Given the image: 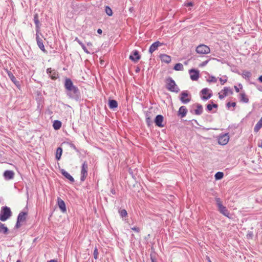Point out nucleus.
<instances>
[{
	"mask_svg": "<svg viewBox=\"0 0 262 262\" xmlns=\"http://www.w3.org/2000/svg\"><path fill=\"white\" fill-rule=\"evenodd\" d=\"M209 60H206L203 62H202L200 64V67H204V66H205L207 63L208 62H209Z\"/></svg>",
	"mask_w": 262,
	"mask_h": 262,
	"instance_id": "obj_48",
	"label": "nucleus"
},
{
	"mask_svg": "<svg viewBox=\"0 0 262 262\" xmlns=\"http://www.w3.org/2000/svg\"><path fill=\"white\" fill-rule=\"evenodd\" d=\"M181 116V118H183V117H185V116L182 115Z\"/></svg>",
	"mask_w": 262,
	"mask_h": 262,
	"instance_id": "obj_64",
	"label": "nucleus"
},
{
	"mask_svg": "<svg viewBox=\"0 0 262 262\" xmlns=\"http://www.w3.org/2000/svg\"><path fill=\"white\" fill-rule=\"evenodd\" d=\"M226 96L224 93H221V92L219 93V98L220 99H223Z\"/></svg>",
	"mask_w": 262,
	"mask_h": 262,
	"instance_id": "obj_49",
	"label": "nucleus"
},
{
	"mask_svg": "<svg viewBox=\"0 0 262 262\" xmlns=\"http://www.w3.org/2000/svg\"><path fill=\"white\" fill-rule=\"evenodd\" d=\"M105 11L107 15L111 16L113 14L112 9L108 6L105 7Z\"/></svg>",
	"mask_w": 262,
	"mask_h": 262,
	"instance_id": "obj_38",
	"label": "nucleus"
},
{
	"mask_svg": "<svg viewBox=\"0 0 262 262\" xmlns=\"http://www.w3.org/2000/svg\"><path fill=\"white\" fill-rule=\"evenodd\" d=\"M47 73L52 80H55L59 78L58 73L55 69H52L51 68H48L47 69Z\"/></svg>",
	"mask_w": 262,
	"mask_h": 262,
	"instance_id": "obj_9",
	"label": "nucleus"
},
{
	"mask_svg": "<svg viewBox=\"0 0 262 262\" xmlns=\"http://www.w3.org/2000/svg\"><path fill=\"white\" fill-rule=\"evenodd\" d=\"M218 210L219 212L223 215H225V216L229 219L231 218V217L230 216V212L225 206L222 205L218 208Z\"/></svg>",
	"mask_w": 262,
	"mask_h": 262,
	"instance_id": "obj_20",
	"label": "nucleus"
},
{
	"mask_svg": "<svg viewBox=\"0 0 262 262\" xmlns=\"http://www.w3.org/2000/svg\"><path fill=\"white\" fill-rule=\"evenodd\" d=\"M239 86H241V88H242V84H239Z\"/></svg>",
	"mask_w": 262,
	"mask_h": 262,
	"instance_id": "obj_62",
	"label": "nucleus"
},
{
	"mask_svg": "<svg viewBox=\"0 0 262 262\" xmlns=\"http://www.w3.org/2000/svg\"><path fill=\"white\" fill-rule=\"evenodd\" d=\"M163 45H164L163 43H161L159 41H157L154 42L153 43H152V45L149 47V52L150 53H152L154 51H155L156 50H157L158 49V48L159 47Z\"/></svg>",
	"mask_w": 262,
	"mask_h": 262,
	"instance_id": "obj_17",
	"label": "nucleus"
},
{
	"mask_svg": "<svg viewBox=\"0 0 262 262\" xmlns=\"http://www.w3.org/2000/svg\"><path fill=\"white\" fill-rule=\"evenodd\" d=\"M217 140L219 144L225 145L229 141V135L228 133L221 134L219 136Z\"/></svg>",
	"mask_w": 262,
	"mask_h": 262,
	"instance_id": "obj_7",
	"label": "nucleus"
},
{
	"mask_svg": "<svg viewBox=\"0 0 262 262\" xmlns=\"http://www.w3.org/2000/svg\"><path fill=\"white\" fill-rule=\"evenodd\" d=\"M33 20L35 25L36 33H40V22L38 19V15L36 13L33 16Z\"/></svg>",
	"mask_w": 262,
	"mask_h": 262,
	"instance_id": "obj_19",
	"label": "nucleus"
},
{
	"mask_svg": "<svg viewBox=\"0 0 262 262\" xmlns=\"http://www.w3.org/2000/svg\"><path fill=\"white\" fill-rule=\"evenodd\" d=\"M74 85L72 81L70 78H66L64 82V87L66 90H69V89H71L73 86H74Z\"/></svg>",
	"mask_w": 262,
	"mask_h": 262,
	"instance_id": "obj_25",
	"label": "nucleus"
},
{
	"mask_svg": "<svg viewBox=\"0 0 262 262\" xmlns=\"http://www.w3.org/2000/svg\"><path fill=\"white\" fill-rule=\"evenodd\" d=\"M187 6H193L192 2H189V3H188L187 4Z\"/></svg>",
	"mask_w": 262,
	"mask_h": 262,
	"instance_id": "obj_53",
	"label": "nucleus"
},
{
	"mask_svg": "<svg viewBox=\"0 0 262 262\" xmlns=\"http://www.w3.org/2000/svg\"><path fill=\"white\" fill-rule=\"evenodd\" d=\"M88 174V165L86 161H84L81 165L80 171V181L84 182Z\"/></svg>",
	"mask_w": 262,
	"mask_h": 262,
	"instance_id": "obj_5",
	"label": "nucleus"
},
{
	"mask_svg": "<svg viewBox=\"0 0 262 262\" xmlns=\"http://www.w3.org/2000/svg\"><path fill=\"white\" fill-rule=\"evenodd\" d=\"M262 127V117L256 124L254 128V131L255 132H258L259 130Z\"/></svg>",
	"mask_w": 262,
	"mask_h": 262,
	"instance_id": "obj_28",
	"label": "nucleus"
},
{
	"mask_svg": "<svg viewBox=\"0 0 262 262\" xmlns=\"http://www.w3.org/2000/svg\"><path fill=\"white\" fill-rule=\"evenodd\" d=\"M151 262H156L155 259L152 256H151Z\"/></svg>",
	"mask_w": 262,
	"mask_h": 262,
	"instance_id": "obj_58",
	"label": "nucleus"
},
{
	"mask_svg": "<svg viewBox=\"0 0 262 262\" xmlns=\"http://www.w3.org/2000/svg\"><path fill=\"white\" fill-rule=\"evenodd\" d=\"M258 146L262 148V139L260 142V143L258 144Z\"/></svg>",
	"mask_w": 262,
	"mask_h": 262,
	"instance_id": "obj_59",
	"label": "nucleus"
},
{
	"mask_svg": "<svg viewBox=\"0 0 262 262\" xmlns=\"http://www.w3.org/2000/svg\"><path fill=\"white\" fill-rule=\"evenodd\" d=\"M146 123H147L148 126H150L151 125V124H152V123L150 117H147L146 119Z\"/></svg>",
	"mask_w": 262,
	"mask_h": 262,
	"instance_id": "obj_45",
	"label": "nucleus"
},
{
	"mask_svg": "<svg viewBox=\"0 0 262 262\" xmlns=\"http://www.w3.org/2000/svg\"><path fill=\"white\" fill-rule=\"evenodd\" d=\"M87 45H88V46H92V43H91V42H88V43H87Z\"/></svg>",
	"mask_w": 262,
	"mask_h": 262,
	"instance_id": "obj_60",
	"label": "nucleus"
},
{
	"mask_svg": "<svg viewBox=\"0 0 262 262\" xmlns=\"http://www.w3.org/2000/svg\"><path fill=\"white\" fill-rule=\"evenodd\" d=\"M40 33H36V39L37 44L39 48L44 53H47V51L45 48L42 40L39 37V34Z\"/></svg>",
	"mask_w": 262,
	"mask_h": 262,
	"instance_id": "obj_12",
	"label": "nucleus"
},
{
	"mask_svg": "<svg viewBox=\"0 0 262 262\" xmlns=\"http://www.w3.org/2000/svg\"><path fill=\"white\" fill-rule=\"evenodd\" d=\"M98 251L97 248L96 247L94 249V252H93V255L95 259H97L98 258Z\"/></svg>",
	"mask_w": 262,
	"mask_h": 262,
	"instance_id": "obj_41",
	"label": "nucleus"
},
{
	"mask_svg": "<svg viewBox=\"0 0 262 262\" xmlns=\"http://www.w3.org/2000/svg\"><path fill=\"white\" fill-rule=\"evenodd\" d=\"M111 192L113 194H115L116 193V191H115V189L114 188H112L111 190Z\"/></svg>",
	"mask_w": 262,
	"mask_h": 262,
	"instance_id": "obj_51",
	"label": "nucleus"
},
{
	"mask_svg": "<svg viewBox=\"0 0 262 262\" xmlns=\"http://www.w3.org/2000/svg\"><path fill=\"white\" fill-rule=\"evenodd\" d=\"M3 176L6 180H12L14 178V172L12 170H7L4 171Z\"/></svg>",
	"mask_w": 262,
	"mask_h": 262,
	"instance_id": "obj_18",
	"label": "nucleus"
},
{
	"mask_svg": "<svg viewBox=\"0 0 262 262\" xmlns=\"http://www.w3.org/2000/svg\"><path fill=\"white\" fill-rule=\"evenodd\" d=\"M203 108L201 104L195 103L191 105L190 108V113L195 114V115H200L203 113Z\"/></svg>",
	"mask_w": 262,
	"mask_h": 262,
	"instance_id": "obj_6",
	"label": "nucleus"
},
{
	"mask_svg": "<svg viewBox=\"0 0 262 262\" xmlns=\"http://www.w3.org/2000/svg\"><path fill=\"white\" fill-rule=\"evenodd\" d=\"M48 262H58L57 260L56 259H51L49 261H48Z\"/></svg>",
	"mask_w": 262,
	"mask_h": 262,
	"instance_id": "obj_57",
	"label": "nucleus"
},
{
	"mask_svg": "<svg viewBox=\"0 0 262 262\" xmlns=\"http://www.w3.org/2000/svg\"><path fill=\"white\" fill-rule=\"evenodd\" d=\"M234 89L235 90L236 92H237V93L239 92V90L236 86H234Z\"/></svg>",
	"mask_w": 262,
	"mask_h": 262,
	"instance_id": "obj_55",
	"label": "nucleus"
},
{
	"mask_svg": "<svg viewBox=\"0 0 262 262\" xmlns=\"http://www.w3.org/2000/svg\"><path fill=\"white\" fill-rule=\"evenodd\" d=\"M207 81L209 82H216L217 81V79L215 77L213 76H209V79L207 80Z\"/></svg>",
	"mask_w": 262,
	"mask_h": 262,
	"instance_id": "obj_42",
	"label": "nucleus"
},
{
	"mask_svg": "<svg viewBox=\"0 0 262 262\" xmlns=\"http://www.w3.org/2000/svg\"><path fill=\"white\" fill-rule=\"evenodd\" d=\"M209 91H210V90L208 88H204L201 90L200 93L202 95L201 96V98L202 100H207L211 97L212 94L208 93V92Z\"/></svg>",
	"mask_w": 262,
	"mask_h": 262,
	"instance_id": "obj_10",
	"label": "nucleus"
},
{
	"mask_svg": "<svg viewBox=\"0 0 262 262\" xmlns=\"http://www.w3.org/2000/svg\"><path fill=\"white\" fill-rule=\"evenodd\" d=\"M196 52L201 54H208L210 52V49L206 45H200L196 47Z\"/></svg>",
	"mask_w": 262,
	"mask_h": 262,
	"instance_id": "obj_8",
	"label": "nucleus"
},
{
	"mask_svg": "<svg viewBox=\"0 0 262 262\" xmlns=\"http://www.w3.org/2000/svg\"><path fill=\"white\" fill-rule=\"evenodd\" d=\"M57 202L59 208H60L61 211L62 212H66L67 211V209L64 202L59 198H58Z\"/></svg>",
	"mask_w": 262,
	"mask_h": 262,
	"instance_id": "obj_21",
	"label": "nucleus"
},
{
	"mask_svg": "<svg viewBox=\"0 0 262 262\" xmlns=\"http://www.w3.org/2000/svg\"><path fill=\"white\" fill-rule=\"evenodd\" d=\"M221 93H224L226 96H227L228 94H232V90L228 87H225L224 89L221 91Z\"/></svg>",
	"mask_w": 262,
	"mask_h": 262,
	"instance_id": "obj_35",
	"label": "nucleus"
},
{
	"mask_svg": "<svg viewBox=\"0 0 262 262\" xmlns=\"http://www.w3.org/2000/svg\"><path fill=\"white\" fill-rule=\"evenodd\" d=\"M258 81L260 82H262V75L260 76L259 77H258Z\"/></svg>",
	"mask_w": 262,
	"mask_h": 262,
	"instance_id": "obj_54",
	"label": "nucleus"
},
{
	"mask_svg": "<svg viewBox=\"0 0 262 262\" xmlns=\"http://www.w3.org/2000/svg\"><path fill=\"white\" fill-rule=\"evenodd\" d=\"M215 200L216 202V205L217 206V208L219 207L222 206V202L221 201V200L219 198H215Z\"/></svg>",
	"mask_w": 262,
	"mask_h": 262,
	"instance_id": "obj_40",
	"label": "nucleus"
},
{
	"mask_svg": "<svg viewBox=\"0 0 262 262\" xmlns=\"http://www.w3.org/2000/svg\"><path fill=\"white\" fill-rule=\"evenodd\" d=\"M6 71L9 78L18 88H19L20 87V84L19 81L17 80L16 78L11 72L8 70H7Z\"/></svg>",
	"mask_w": 262,
	"mask_h": 262,
	"instance_id": "obj_15",
	"label": "nucleus"
},
{
	"mask_svg": "<svg viewBox=\"0 0 262 262\" xmlns=\"http://www.w3.org/2000/svg\"><path fill=\"white\" fill-rule=\"evenodd\" d=\"M214 177L216 180H221L223 178L224 173L223 172L219 171L215 173Z\"/></svg>",
	"mask_w": 262,
	"mask_h": 262,
	"instance_id": "obj_37",
	"label": "nucleus"
},
{
	"mask_svg": "<svg viewBox=\"0 0 262 262\" xmlns=\"http://www.w3.org/2000/svg\"><path fill=\"white\" fill-rule=\"evenodd\" d=\"M97 32L99 34H101L102 33V30L101 29H98Z\"/></svg>",
	"mask_w": 262,
	"mask_h": 262,
	"instance_id": "obj_52",
	"label": "nucleus"
},
{
	"mask_svg": "<svg viewBox=\"0 0 262 262\" xmlns=\"http://www.w3.org/2000/svg\"><path fill=\"white\" fill-rule=\"evenodd\" d=\"M12 213L10 208L7 206H3L0 211V221L5 222L12 216Z\"/></svg>",
	"mask_w": 262,
	"mask_h": 262,
	"instance_id": "obj_2",
	"label": "nucleus"
},
{
	"mask_svg": "<svg viewBox=\"0 0 262 262\" xmlns=\"http://www.w3.org/2000/svg\"><path fill=\"white\" fill-rule=\"evenodd\" d=\"M131 229L137 233H139L140 231V228L137 227H133L131 228Z\"/></svg>",
	"mask_w": 262,
	"mask_h": 262,
	"instance_id": "obj_46",
	"label": "nucleus"
},
{
	"mask_svg": "<svg viewBox=\"0 0 262 262\" xmlns=\"http://www.w3.org/2000/svg\"><path fill=\"white\" fill-rule=\"evenodd\" d=\"M188 93L187 91H183L180 94V99L183 104H187L190 101V98H187Z\"/></svg>",
	"mask_w": 262,
	"mask_h": 262,
	"instance_id": "obj_13",
	"label": "nucleus"
},
{
	"mask_svg": "<svg viewBox=\"0 0 262 262\" xmlns=\"http://www.w3.org/2000/svg\"><path fill=\"white\" fill-rule=\"evenodd\" d=\"M141 58V56L139 54V52L137 50H133L129 57V59L132 60L133 61L136 62H137Z\"/></svg>",
	"mask_w": 262,
	"mask_h": 262,
	"instance_id": "obj_11",
	"label": "nucleus"
},
{
	"mask_svg": "<svg viewBox=\"0 0 262 262\" xmlns=\"http://www.w3.org/2000/svg\"><path fill=\"white\" fill-rule=\"evenodd\" d=\"M75 41H77L81 47L83 51L87 54H90V52L88 50L84 44L80 41L78 37H76Z\"/></svg>",
	"mask_w": 262,
	"mask_h": 262,
	"instance_id": "obj_27",
	"label": "nucleus"
},
{
	"mask_svg": "<svg viewBox=\"0 0 262 262\" xmlns=\"http://www.w3.org/2000/svg\"><path fill=\"white\" fill-rule=\"evenodd\" d=\"M160 58L162 62H165L166 63H169L171 61V57L167 54H161L160 55Z\"/></svg>",
	"mask_w": 262,
	"mask_h": 262,
	"instance_id": "obj_22",
	"label": "nucleus"
},
{
	"mask_svg": "<svg viewBox=\"0 0 262 262\" xmlns=\"http://www.w3.org/2000/svg\"><path fill=\"white\" fill-rule=\"evenodd\" d=\"M166 88L170 92L178 93L180 91V89L176 84L174 80L170 77H168L166 79Z\"/></svg>",
	"mask_w": 262,
	"mask_h": 262,
	"instance_id": "obj_1",
	"label": "nucleus"
},
{
	"mask_svg": "<svg viewBox=\"0 0 262 262\" xmlns=\"http://www.w3.org/2000/svg\"><path fill=\"white\" fill-rule=\"evenodd\" d=\"M236 105V103L235 102H228L226 104V106L227 107H228V108H230V107L231 106H233V107H234Z\"/></svg>",
	"mask_w": 262,
	"mask_h": 262,
	"instance_id": "obj_44",
	"label": "nucleus"
},
{
	"mask_svg": "<svg viewBox=\"0 0 262 262\" xmlns=\"http://www.w3.org/2000/svg\"><path fill=\"white\" fill-rule=\"evenodd\" d=\"M67 144H68L71 148L74 149L76 151L79 152L78 149L76 147L75 145L73 144L72 142H67Z\"/></svg>",
	"mask_w": 262,
	"mask_h": 262,
	"instance_id": "obj_43",
	"label": "nucleus"
},
{
	"mask_svg": "<svg viewBox=\"0 0 262 262\" xmlns=\"http://www.w3.org/2000/svg\"><path fill=\"white\" fill-rule=\"evenodd\" d=\"M187 109L185 106H182L180 107L178 115H186Z\"/></svg>",
	"mask_w": 262,
	"mask_h": 262,
	"instance_id": "obj_32",
	"label": "nucleus"
},
{
	"mask_svg": "<svg viewBox=\"0 0 262 262\" xmlns=\"http://www.w3.org/2000/svg\"><path fill=\"white\" fill-rule=\"evenodd\" d=\"M61 174L67 179H68L71 182L73 183L74 182V179L72 176H71L67 171L64 169H61L60 170Z\"/></svg>",
	"mask_w": 262,
	"mask_h": 262,
	"instance_id": "obj_23",
	"label": "nucleus"
},
{
	"mask_svg": "<svg viewBox=\"0 0 262 262\" xmlns=\"http://www.w3.org/2000/svg\"><path fill=\"white\" fill-rule=\"evenodd\" d=\"M108 106L111 109L116 108L118 106V103L116 100L114 99H110L108 100Z\"/></svg>",
	"mask_w": 262,
	"mask_h": 262,
	"instance_id": "obj_26",
	"label": "nucleus"
},
{
	"mask_svg": "<svg viewBox=\"0 0 262 262\" xmlns=\"http://www.w3.org/2000/svg\"><path fill=\"white\" fill-rule=\"evenodd\" d=\"M119 213L120 216L122 217H125L127 215V212L125 209H120L119 210Z\"/></svg>",
	"mask_w": 262,
	"mask_h": 262,
	"instance_id": "obj_39",
	"label": "nucleus"
},
{
	"mask_svg": "<svg viewBox=\"0 0 262 262\" xmlns=\"http://www.w3.org/2000/svg\"><path fill=\"white\" fill-rule=\"evenodd\" d=\"M218 107V105L217 104H214L213 102H211V103L208 104L206 106V109L207 111H211L213 108H217Z\"/></svg>",
	"mask_w": 262,
	"mask_h": 262,
	"instance_id": "obj_33",
	"label": "nucleus"
},
{
	"mask_svg": "<svg viewBox=\"0 0 262 262\" xmlns=\"http://www.w3.org/2000/svg\"><path fill=\"white\" fill-rule=\"evenodd\" d=\"M173 69L176 71H183L184 69L183 65L181 63H178L175 64Z\"/></svg>",
	"mask_w": 262,
	"mask_h": 262,
	"instance_id": "obj_36",
	"label": "nucleus"
},
{
	"mask_svg": "<svg viewBox=\"0 0 262 262\" xmlns=\"http://www.w3.org/2000/svg\"><path fill=\"white\" fill-rule=\"evenodd\" d=\"M240 100L241 101H243V102L245 103H247L249 101V99L248 98L245 93H242L240 94Z\"/></svg>",
	"mask_w": 262,
	"mask_h": 262,
	"instance_id": "obj_34",
	"label": "nucleus"
},
{
	"mask_svg": "<svg viewBox=\"0 0 262 262\" xmlns=\"http://www.w3.org/2000/svg\"><path fill=\"white\" fill-rule=\"evenodd\" d=\"M206 259L207 260L208 262H211V260L209 256H206Z\"/></svg>",
	"mask_w": 262,
	"mask_h": 262,
	"instance_id": "obj_56",
	"label": "nucleus"
},
{
	"mask_svg": "<svg viewBox=\"0 0 262 262\" xmlns=\"http://www.w3.org/2000/svg\"><path fill=\"white\" fill-rule=\"evenodd\" d=\"M189 73L190 74V78L193 81L197 80L199 77V71L194 69L189 70Z\"/></svg>",
	"mask_w": 262,
	"mask_h": 262,
	"instance_id": "obj_14",
	"label": "nucleus"
},
{
	"mask_svg": "<svg viewBox=\"0 0 262 262\" xmlns=\"http://www.w3.org/2000/svg\"><path fill=\"white\" fill-rule=\"evenodd\" d=\"M140 71V69H139V68H138L136 69V72H138V71Z\"/></svg>",
	"mask_w": 262,
	"mask_h": 262,
	"instance_id": "obj_61",
	"label": "nucleus"
},
{
	"mask_svg": "<svg viewBox=\"0 0 262 262\" xmlns=\"http://www.w3.org/2000/svg\"><path fill=\"white\" fill-rule=\"evenodd\" d=\"M9 233V229L7 226L0 222V233L7 235Z\"/></svg>",
	"mask_w": 262,
	"mask_h": 262,
	"instance_id": "obj_24",
	"label": "nucleus"
},
{
	"mask_svg": "<svg viewBox=\"0 0 262 262\" xmlns=\"http://www.w3.org/2000/svg\"><path fill=\"white\" fill-rule=\"evenodd\" d=\"M225 77V79H223L222 78H220V81L221 82V84H222V85L224 84L227 81V78L226 76Z\"/></svg>",
	"mask_w": 262,
	"mask_h": 262,
	"instance_id": "obj_47",
	"label": "nucleus"
},
{
	"mask_svg": "<svg viewBox=\"0 0 262 262\" xmlns=\"http://www.w3.org/2000/svg\"><path fill=\"white\" fill-rule=\"evenodd\" d=\"M16 262H20V260H17Z\"/></svg>",
	"mask_w": 262,
	"mask_h": 262,
	"instance_id": "obj_63",
	"label": "nucleus"
},
{
	"mask_svg": "<svg viewBox=\"0 0 262 262\" xmlns=\"http://www.w3.org/2000/svg\"><path fill=\"white\" fill-rule=\"evenodd\" d=\"M242 76L244 78H245L246 80H249L251 76V73L249 71H244L242 73Z\"/></svg>",
	"mask_w": 262,
	"mask_h": 262,
	"instance_id": "obj_30",
	"label": "nucleus"
},
{
	"mask_svg": "<svg viewBox=\"0 0 262 262\" xmlns=\"http://www.w3.org/2000/svg\"><path fill=\"white\" fill-rule=\"evenodd\" d=\"M154 122L156 126L163 127L165 126V124L163 123V116H156Z\"/></svg>",
	"mask_w": 262,
	"mask_h": 262,
	"instance_id": "obj_16",
	"label": "nucleus"
},
{
	"mask_svg": "<svg viewBox=\"0 0 262 262\" xmlns=\"http://www.w3.org/2000/svg\"><path fill=\"white\" fill-rule=\"evenodd\" d=\"M67 94L69 97L76 100H78L80 98V93L79 89L76 86L67 90Z\"/></svg>",
	"mask_w": 262,
	"mask_h": 262,
	"instance_id": "obj_3",
	"label": "nucleus"
},
{
	"mask_svg": "<svg viewBox=\"0 0 262 262\" xmlns=\"http://www.w3.org/2000/svg\"><path fill=\"white\" fill-rule=\"evenodd\" d=\"M61 122L59 120H55L53 122V126L54 129L58 130L61 127Z\"/></svg>",
	"mask_w": 262,
	"mask_h": 262,
	"instance_id": "obj_29",
	"label": "nucleus"
},
{
	"mask_svg": "<svg viewBox=\"0 0 262 262\" xmlns=\"http://www.w3.org/2000/svg\"><path fill=\"white\" fill-rule=\"evenodd\" d=\"M247 237H249L252 238V237H253V233H252V232H249L248 233V234L247 235Z\"/></svg>",
	"mask_w": 262,
	"mask_h": 262,
	"instance_id": "obj_50",
	"label": "nucleus"
},
{
	"mask_svg": "<svg viewBox=\"0 0 262 262\" xmlns=\"http://www.w3.org/2000/svg\"><path fill=\"white\" fill-rule=\"evenodd\" d=\"M27 215V212L21 211L17 216L16 223L15 225V228L18 229L21 226V223L26 221Z\"/></svg>",
	"mask_w": 262,
	"mask_h": 262,
	"instance_id": "obj_4",
	"label": "nucleus"
},
{
	"mask_svg": "<svg viewBox=\"0 0 262 262\" xmlns=\"http://www.w3.org/2000/svg\"><path fill=\"white\" fill-rule=\"evenodd\" d=\"M62 153V149L61 147H59L56 149V158L57 160H59L61 158V156Z\"/></svg>",
	"mask_w": 262,
	"mask_h": 262,
	"instance_id": "obj_31",
	"label": "nucleus"
}]
</instances>
